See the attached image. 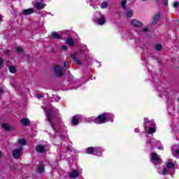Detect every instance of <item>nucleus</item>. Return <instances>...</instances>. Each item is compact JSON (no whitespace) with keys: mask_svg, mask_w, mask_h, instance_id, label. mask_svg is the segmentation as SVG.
Here are the masks:
<instances>
[{"mask_svg":"<svg viewBox=\"0 0 179 179\" xmlns=\"http://www.w3.org/2000/svg\"><path fill=\"white\" fill-rule=\"evenodd\" d=\"M151 159L155 166H157L160 164V163H162V158H160V157H159V155L156 152H153L151 154Z\"/></svg>","mask_w":179,"mask_h":179,"instance_id":"f257e3e1","label":"nucleus"},{"mask_svg":"<svg viewBox=\"0 0 179 179\" xmlns=\"http://www.w3.org/2000/svg\"><path fill=\"white\" fill-rule=\"evenodd\" d=\"M94 121L95 124H106V114L103 113L101 115H99L98 117H96L94 119Z\"/></svg>","mask_w":179,"mask_h":179,"instance_id":"f03ea898","label":"nucleus"},{"mask_svg":"<svg viewBox=\"0 0 179 179\" xmlns=\"http://www.w3.org/2000/svg\"><path fill=\"white\" fill-rule=\"evenodd\" d=\"M54 71L57 78H62L64 76V70L59 65L55 66Z\"/></svg>","mask_w":179,"mask_h":179,"instance_id":"7ed1b4c3","label":"nucleus"},{"mask_svg":"<svg viewBox=\"0 0 179 179\" xmlns=\"http://www.w3.org/2000/svg\"><path fill=\"white\" fill-rule=\"evenodd\" d=\"M23 147H20L18 149H15L13 151V156L14 159H19L22 156V152Z\"/></svg>","mask_w":179,"mask_h":179,"instance_id":"20e7f679","label":"nucleus"},{"mask_svg":"<svg viewBox=\"0 0 179 179\" xmlns=\"http://www.w3.org/2000/svg\"><path fill=\"white\" fill-rule=\"evenodd\" d=\"M144 128L145 129H148V128H150V127H155L156 124L153 120H149L148 118H145Z\"/></svg>","mask_w":179,"mask_h":179,"instance_id":"39448f33","label":"nucleus"},{"mask_svg":"<svg viewBox=\"0 0 179 179\" xmlns=\"http://www.w3.org/2000/svg\"><path fill=\"white\" fill-rule=\"evenodd\" d=\"M171 151L174 157H176V159H179V146L173 145L171 148Z\"/></svg>","mask_w":179,"mask_h":179,"instance_id":"423d86ee","label":"nucleus"},{"mask_svg":"<svg viewBox=\"0 0 179 179\" xmlns=\"http://www.w3.org/2000/svg\"><path fill=\"white\" fill-rule=\"evenodd\" d=\"M47 115H48V121L50 122L52 128L53 129H55L54 128V123L52 122V118H54V115H52V113L50 110L47 112Z\"/></svg>","mask_w":179,"mask_h":179,"instance_id":"0eeeda50","label":"nucleus"},{"mask_svg":"<svg viewBox=\"0 0 179 179\" xmlns=\"http://www.w3.org/2000/svg\"><path fill=\"white\" fill-rule=\"evenodd\" d=\"M34 6L36 8V9L41 10V9H44L46 5L43 2L37 1L36 3H34Z\"/></svg>","mask_w":179,"mask_h":179,"instance_id":"6e6552de","label":"nucleus"},{"mask_svg":"<svg viewBox=\"0 0 179 179\" xmlns=\"http://www.w3.org/2000/svg\"><path fill=\"white\" fill-rule=\"evenodd\" d=\"M94 22H96L97 24H99V26H103V24L106 23V17H104V15H101V17L94 20Z\"/></svg>","mask_w":179,"mask_h":179,"instance_id":"1a4fd4ad","label":"nucleus"},{"mask_svg":"<svg viewBox=\"0 0 179 179\" xmlns=\"http://www.w3.org/2000/svg\"><path fill=\"white\" fill-rule=\"evenodd\" d=\"M69 178H78L79 177V171L76 170L72 171L69 175Z\"/></svg>","mask_w":179,"mask_h":179,"instance_id":"9d476101","label":"nucleus"},{"mask_svg":"<svg viewBox=\"0 0 179 179\" xmlns=\"http://www.w3.org/2000/svg\"><path fill=\"white\" fill-rule=\"evenodd\" d=\"M105 116L106 122L108 121L113 122L114 121V115L113 113H105Z\"/></svg>","mask_w":179,"mask_h":179,"instance_id":"9b49d317","label":"nucleus"},{"mask_svg":"<svg viewBox=\"0 0 179 179\" xmlns=\"http://www.w3.org/2000/svg\"><path fill=\"white\" fill-rule=\"evenodd\" d=\"M32 13H34V9H33V8L24 9V10H22V14L24 16L31 15Z\"/></svg>","mask_w":179,"mask_h":179,"instance_id":"f8f14e48","label":"nucleus"},{"mask_svg":"<svg viewBox=\"0 0 179 179\" xmlns=\"http://www.w3.org/2000/svg\"><path fill=\"white\" fill-rule=\"evenodd\" d=\"M79 118H80V116L78 115H75L72 120H71V124L72 125H78L79 124Z\"/></svg>","mask_w":179,"mask_h":179,"instance_id":"ddd939ff","label":"nucleus"},{"mask_svg":"<svg viewBox=\"0 0 179 179\" xmlns=\"http://www.w3.org/2000/svg\"><path fill=\"white\" fill-rule=\"evenodd\" d=\"M131 24L134 27H142V22L138 21L137 20H131Z\"/></svg>","mask_w":179,"mask_h":179,"instance_id":"4468645a","label":"nucleus"},{"mask_svg":"<svg viewBox=\"0 0 179 179\" xmlns=\"http://www.w3.org/2000/svg\"><path fill=\"white\" fill-rule=\"evenodd\" d=\"M36 152L38 153H44L45 152V147L44 145H38L36 146Z\"/></svg>","mask_w":179,"mask_h":179,"instance_id":"2eb2a0df","label":"nucleus"},{"mask_svg":"<svg viewBox=\"0 0 179 179\" xmlns=\"http://www.w3.org/2000/svg\"><path fill=\"white\" fill-rule=\"evenodd\" d=\"M21 123L24 127H29V125H30V120L29 119H27V118H22L21 120Z\"/></svg>","mask_w":179,"mask_h":179,"instance_id":"dca6fc26","label":"nucleus"},{"mask_svg":"<svg viewBox=\"0 0 179 179\" xmlns=\"http://www.w3.org/2000/svg\"><path fill=\"white\" fill-rule=\"evenodd\" d=\"M161 17H162V14H160V13H157V15H155V16L154 17L152 23L156 24L157 22H159V20H160Z\"/></svg>","mask_w":179,"mask_h":179,"instance_id":"f3484780","label":"nucleus"},{"mask_svg":"<svg viewBox=\"0 0 179 179\" xmlns=\"http://www.w3.org/2000/svg\"><path fill=\"white\" fill-rule=\"evenodd\" d=\"M51 37L53 38L55 40H58L62 37L61 35L58 34L57 32L54 31L51 34Z\"/></svg>","mask_w":179,"mask_h":179,"instance_id":"a211bd4d","label":"nucleus"},{"mask_svg":"<svg viewBox=\"0 0 179 179\" xmlns=\"http://www.w3.org/2000/svg\"><path fill=\"white\" fill-rule=\"evenodd\" d=\"M175 166L174 163H173V159H169L166 164V167L168 169H173Z\"/></svg>","mask_w":179,"mask_h":179,"instance_id":"6ab92c4d","label":"nucleus"},{"mask_svg":"<svg viewBox=\"0 0 179 179\" xmlns=\"http://www.w3.org/2000/svg\"><path fill=\"white\" fill-rule=\"evenodd\" d=\"M94 156H101V151H100V148H94Z\"/></svg>","mask_w":179,"mask_h":179,"instance_id":"aec40b11","label":"nucleus"},{"mask_svg":"<svg viewBox=\"0 0 179 179\" xmlns=\"http://www.w3.org/2000/svg\"><path fill=\"white\" fill-rule=\"evenodd\" d=\"M66 43L70 45V47H73L75 45V42H73V40L71 38H68L66 40Z\"/></svg>","mask_w":179,"mask_h":179,"instance_id":"412c9836","label":"nucleus"},{"mask_svg":"<svg viewBox=\"0 0 179 179\" xmlns=\"http://www.w3.org/2000/svg\"><path fill=\"white\" fill-rule=\"evenodd\" d=\"M71 58L77 65H81L80 61L78 59V57L75 55H72Z\"/></svg>","mask_w":179,"mask_h":179,"instance_id":"4be33fe9","label":"nucleus"},{"mask_svg":"<svg viewBox=\"0 0 179 179\" xmlns=\"http://www.w3.org/2000/svg\"><path fill=\"white\" fill-rule=\"evenodd\" d=\"M87 155H94V148L89 147L87 148Z\"/></svg>","mask_w":179,"mask_h":179,"instance_id":"5701e85b","label":"nucleus"},{"mask_svg":"<svg viewBox=\"0 0 179 179\" xmlns=\"http://www.w3.org/2000/svg\"><path fill=\"white\" fill-rule=\"evenodd\" d=\"M2 128H3V129H5V131H12V127H10L9 125L3 123L2 124Z\"/></svg>","mask_w":179,"mask_h":179,"instance_id":"b1692460","label":"nucleus"},{"mask_svg":"<svg viewBox=\"0 0 179 179\" xmlns=\"http://www.w3.org/2000/svg\"><path fill=\"white\" fill-rule=\"evenodd\" d=\"M148 129V133L150 134H155V132H156V127H149Z\"/></svg>","mask_w":179,"mask_h":179,"instance_id":"393cba45","label":"nucleus"},{"mask_svg":"<svg viewBox=\"0 0 179 179\" xmlns=\"http://www.w3.org/2000/svg\"><path fill=\"white\" fill-rule=\"evenodd\" d=\"M108 7V3H107V2L103 1L101 3V9H106Z\"/></svg>","mask_w":179,"mask_h":179,"instance_id":"a878e982","label":"nucleus"},{"mask_svg":"<svg viewBox=\"0 0 179 179\" xmlns=\"http://www.w3.org/2000/svg\"><path fill=\"white\" fill-rule=\"evenodd\" d=\"M18 143H20V145H26V143H27L26 139H24V138H20L18 140Z\"/></svg>","mask_w":179,"mask_h":179,"instance_id":"bb28decb","label":"nucleus"},{"mask_svg":"<svg viewBox=\"0 0 179 179\" xmlns=\"http://www.w3.org/2000/svg\"><path fill=\"white\" fill-rule=\"evenodd\" d=\"M9 72H10V73H15V72H16V68H15L14 66H10L9 67Z\"/></svg>","mask_w":179,"mask_h":179,"instance_id":"cd10ccee","label":"nucleus"},{"mask_svg":"<svg viewBox=\"0 0 179 179\" xmlns=\"http://www.w3.org/2000/svg\"><path fill=\"white\" fill-rule=\"evenodd\" d=\"M38 173H39V174H41V173H44V166H39L38 167Z\"/></svg>","mask_w":179,"mask_h":179,"instance_id":"c85d7f7f","label":"nucleus"},{"mask_svg":"<svg viewBox=\"0 0 179 179\" xmlns=\"http://www.w3.org/2000/svg\"><path fill=\"white\" fill-rule=\"evenodd\" d=\"M122 9H126V8H127V0H122Z\"/></svg>","mask_w":179,"mask_h":179,"instance_id":"c756f323","label":"nucleus"},{"mask_svg":"<svg viewBox=\"0 0 179 179\" xmlns=\"http://www.w3.org/2000/svg\"><path fill=\"white\" fill-rule=\"evenodd\" d=\"M133 15H134V11L133 10H129L127 13V16L128 17H132Z\"/></svg>","mask_w":179,"mask_h":179,"instance_id":"7c9ffc66","label":"nucleus"},{"mask_svg":"<svg viewBox=\"0 0 179 179\" xmlns=\"http://www.w3.org/2000/svg\"><path fill=\"white\" fill-rule=\"evenodd\" d=\"M155 50H157V51H160V50H162V44L158 43L155 45Z\"/></svg>","mask_w":179,"mask_h":179,"instance_id":"2f4dec72","label":"nucleus"},{"mask_svg":"<svg viewBox=\"0 0 179 179\" xmlns=\"http://www.w3.org/2000/svg\"><path fill=\"white\" fill-rule=\"evenodd\" d=\"M167 174H169V171L167 170L166 168H165L162 171V175L163 176H167Z\"/></svg>","mask_w":179,"mask_h":179,"instance_id":"473e14b6","label":"nucleus"},{"mask_svg":"<svg viewBox=\"0 0 179 179\" xmlns=\"http://www.w3.org/2000/svg\"><path fill=\"white\" fill-rule=\"evenodd\" d=\"M16 51H17V52H22L23 48L18 47L16 48Z\"/></svg>","mask_w":179,"mask_h":179,"instance_id":"72a5a7b5","label":"nucleus"},{"mask_svg":"<svg viewBox=\"0 0 179 179\" xmlns=\"http://www.w3.org/2000/svg\"><path fill=\"white\" fill-rule=\"evenodd\" d=\"M62 50H64V51H66L68 50V46L65 45H62Z\"/></svg>","mask_w":179,"mask_h":179,"instance_id":"f704fd0d","label":"nucleus"},{"mask_svg":"<svg viewBox=\"0 0 179 179\" xmlns=\"http://www.w3.org/2000/svg\"><path fill=\"white\" fill-rule=\"evenodd\" d=\"M179 6V3L178 1H176L174 3H173V8H178Z\"/></svg>","mask_w":179,"mask_h":179,"instance_id":"c9c22d12","label":"nucleus"},{"mask_svg":"<svg viewBox=\"0 0 179 179\" xmlns=\"http://www.w3.org/2000/svg\"><path fill=\"white\" fill-rule=\"evenodd\" d=\"M64 64L65 68H69V62H64Z\"/></svg>","mask_w":179,"mask_h":179,"instance_id":"e433bc0d","label":"nucleus"},{"mask_svg":"<svg viewBox=\"0 0 179 179\" xmlns=\"http://www.w3.org/2000/svg\"><path fill=\"white\" fill-rule=\"evenodd\" d=\"M164 2V6H167V5H169V2L167 1V0H162Z\"/></svg>","mask_w":179,"mask_h":179,"instance_id":"4c0bfd02","label":"nucleus"},{"mask_svg":"<svg viewBox=\"0 0 179 179\" xmlns=\"http://www.w3.org/2000/svg\"><path fill=\"white\" fill-rule=\"evenodd\" d=\"M3 64V59L0 57V66H2Z\"/></svg>","mask_w":179,"mask_h":179,"instance_id":"58836bf2","label":"nucleus"},{"mask_svg":"<svg viewBox=\"0 0 179 179\" xmlns=\"http://www.w3.org/2000/svg\"><path fill=\"white\" fill-rule=\"evenodd\" d=\"M143 31L144 33H146V32L149 31V29H148V28H144V29H143Z\"/></svg>","mask_w":179,"mask_h":179,"instance_id":"ea45409f","label":"nucleus"},{"mask_svg":"<svg viewBox=\"0 0 179 179\" xmlns=\"http://www.w3.org/2000/svg\"><path fill=\"white\" fill-rule=\"evenodd\" d=\"M159 150H163V145H160L158 146Z\"/></svg>","mask_w":179,"mask_h":179,"instance_id":"a19ab883","label":"nucleus"},{"mask_svg":"<svg viewBox=\"0 0 179 179\" xmlns=\"http://www.w3.org/2000/svg\"><path fill=\"white\" fill-rule=\"evenodd\" d=\"M10 51L9 50H6V51H5V54H6V55H9V54H10Z\"/></svg>","mask_w":179,"mask_h":179,"instance_id":"79ce46f5","label":"nucleus"},{"mask_svg":"<svg viewBox=\"0 0 179 179\" xmlns=\"http://www.w3.org/2000/svg\"><path fill=\"white\" fill-rule=\"evenodd\" d=\"M3 93V89L0 88V94H2Z\"/></svg>","mask_w":179,"mask_h":179,"instance_id":"37998d69","label":"nucleus"},{"mask_svg":"<svg viewBox=\"0 0 179 179\" xmlns=\"http://www.w3.org/2000/svg\"><path fill=\"white\" fill-rule=\"evenodd\" d=\"M37 99L40 100V99L43 98V96H36Z\"/></svg>","mask_w":179,"mask_h":179,"instance_id":"c03bdc74","label":"nucleus"},{"mask_svg":"<svg viewBox=\"0 0 179 179\" xmlns=\"http://www.w3.org/2000/svg\"><path fill=\"white\" fill-rule=\"evenodd\" d=\"M134 131H135V132L138 133V132H139V129H135Z\"/></svg>","mask_w":179,"mask_h":179,"instance_id":"a18cd8bd","label":"nucleus"},{"mask_svg":"<svg viewBox=\"0 0 179 179\" xmlns=\"http://www.w3.org/2000/svg\"><path fill=\"white\" fill-rule=\"evenodd\" d=\"M70 150L69 147H66V152H68V150Z\"/></svg>","mask_w":179,"mask_h":179,"instance_id":"49530a36","label":"nucleus"}]
</instances>
